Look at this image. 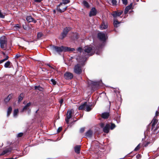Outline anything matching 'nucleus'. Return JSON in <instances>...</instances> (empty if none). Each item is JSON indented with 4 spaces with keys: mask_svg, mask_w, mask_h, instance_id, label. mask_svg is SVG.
<instances>
[{
    "mask_svg": "<svg viewBox=\"0 0 159 159\" xmlns=\"http://www.w3.org/2000/svg\"><path fill=\"white\" fill-rule=\"evenodd\" d=\"M50 48L52 52H56L60 54L61 53L63 52H65V46H61L58 47L53 45H51L50 46Z\"/></svg>",
    "mask_w": 159,
    "mask_h": 159,
    "instance_id": "obj_1",
    "label": "nucleus"
},
{
    "mask_svg": "<svg viewBox=\"0 0 159 159\" xmlns=\"http://www.w3.org/2000/svg\"><path fill=\"white\" fill-rule=\"evenodd\" d=\"M0 47L2 50H5L7 49V39L4 36H2L0 38Z\"/></svg>",
    "mask_w": 159,
    "mask_h": 159,
    "instance_id": "obj_2",
    "label": "nucleus"
},
{
    "mask_svg": "<svg viewBox=\"0 0 159 159\" xmlns=\"http://www.w3.org/2000/svg\"><path fill=\"white\" fill-rule=\"evenodd\" d=\"M71 28L70 27H67L64 29L62 32L61 33L59 39L61 40L65 38L68 32L70 31Z\"/></svg>",
    "mask_w": 159,
    "mask_h": 159,
    "instance_id": "obj_3",
    "label": "nucleus"
},
{
    "mask_svg": "<svg viewBox=\"0 0 159 159\" xmlns=\"http://www.w3.org/2000/svg\"><path fill=\"white\" fill-rule=\"evenodd\" d=\"M74 72L76 74L80 75L82 72V67L80 64H77L74 68Z\"/></svg>",
    "mask_w": 159,
    "mask_h": 159,
    "instance_id": "obj_4",
    "label": "nucleus"
},
{
    "mask_svg": "<svg viewBox=\"0 0 159 159\" xmlns=\"http://www.w3.org/2000/svg\"><path fill=\"white\" fill-rule=\"evenodd\" d=\"M100 126L101 128H103V132L106 133H108L110 129V124H107L105 126H104V124L103 123H102L100 124Z\"/></svg>",
    "mask_w": 159,
    "mask_h": 159,
    "instance_id": "obj_5",
    "label": "nucleus"
},
{
    "mask_svg": "<svg viewBox=\"0 0 159 159\" xmlns=\"http://www.w3.org/2000/svg\"><path fill=\"white\" fill-rule=\"evenodd\" d=\"M67 7H66L63 5V3L61 2L60 4L57 5V10L60 13L63 12L66 10Z\"/></svg>",
    "mask_w": 159,
    "mask_h": 159,
    "instance_id": "obj_6",
    "label": "nucleus"
},
{
    "mask_svg": "<svg viewBox=\"0 0 159 159\" xmlns=\"http://www.w3.org/2000/svg\"><path fill=\"white\" fill-rule=\"evenodd\" d=\"M97 38L101 41L105 42L107 39L105 33L99 32L97 34Z\"/></svg>",
    "mask_w": 159,
    "mask_h": 159,
    "instance_id": "obj_7",
    "label": "nucleus"
},
{
    "mask_svg": "<svg viewBox=\"0 0 159 159\" xmlns=\"http://www.w3.org/2000/svg\"><path fill=\"white\" fill-rule=\"evenodd\" d=\"M72 110H69L67 111L66 114V117L65 118V121L67 124H69V119L72 118Z\"/></svg>",
    "mask_w": 159,
    "mask_h": 159,
    "instance_id": "obj_8",
    "label": "nucleus"
},
{
    "mask_svg": "<svg viewBox=\"0 0 159 159\" xmlns=\"http://www.w3.org/2000/svg\"><path fill=\"white\" fill-rule=\"evenodd\" d=\"M88 85L89 87L91 86L92 88L94 87H97L99 85V83L98 82H94L89 80L88 81Z\"/></svg>",
    "mask_w": 159,
    "mask_h": 159,
    "instance_id": "obj_9",
    "label": "nucleus"
},
{
    "mask_svg": "<svg viewBox=\"0 0 159 159\" xmlns=\"http://www.w3.org/2000/svg\"><path fill=\"white\" fill-rule=\"evenodd\" d=\"M64 77L66 80H71L73 79V75L70 72H66L64 74Z\"/></svg>",
    "mask_w": 159,
    "mask_h": 159,
    "instance_id": "obj_10",
    "label": "nucleus"
},
{
    "mask_svg": "<svg viewBox=\"0 0 159 159\" xmlns=\"http://www.w3.org/2000/svg\"><path fill=\"white\" fill-rule=\"evenodd\" d=\"M108 28V23H107L104 20H103L101 24L100 25V29L101 30H103L106 29Z\"/></svg>",
    "mask_w": 159,
    "mask_h": 159,
    "instance_id": "obj_11",
    "label": "nucleus"
},
{
    "mask_svg": "<svg viewBox=\"0 0 159 159\" xmlns=\"http://www.w3.org/2000/svg\"><path fill=\"white\" fill-rule=\"evenodd\" d=\"M123 13V11H113L111 13V15L113 16L115 18L117 16H120Z\"/></svg>",
    "mask_w": 159,
    "mask_h": 159,
    "instance_id": "obj_12",
    "label": "nucleus"
},
{
    "mask_svg": "<svg viewBox=\"0 0 159 159\" xmlns=\"http://www.w3.org/2000/svg\"><path fill=\"white\" fill-rule=\"evenodd\" d=\"M97 14V10L95 7H92L89 12V16L90 17L95 16Z\"/></svg>",
    "mask_w": 159,
    "mask_h": 159,
    "instance_id": "obj_13",
    "label": "nucleus"
},
{
    "mask_svg": "<svg viewBox=\"0 0 159 159\" xmlns=\"http://www.w3.org/2000/svg\"><path fill=\"white\" fill-rule=\"evenodd\" d=\"M110 116L109 112H104L102 113L101 115V117L103 119H107Z\"/></svg>",
    "mask_w": 159,
    "mask_h": 159,
    "instance_id": "obj_14",
    "label": "nucleus"
},
{
    "mask_svg": "<svg viewBox=\"0 0 159 159\" xmlns=\"http://www.w3.org/2000/svg\"><path fill=\"white\" fill-rule=\"evenodd\" d=\"M93 132L91 129H89L86 133L85 136L86 137L88 138H91L93 135Z\"/></svg>",
    "mask_w": 159,
    "mask_h": 159,
    "instance_id": "obj_15",
    "label": "nucleus"
},
{
    "mask_svg": "<svg viewBox=\"0 0 159 159\" xmlns=\"http://www.w3.org/2000/svg\"><path fill=\"white\" fill-rule=\"evenodd\" d=\"M87 102H84V103L81 105L78 108L79 110H85L86 106H87Z\"/></svg>",
    "mask_w": 159,
    "mask_h": 159,
    "instance_id": "obj_16",
    "label": "nucleus"
},
{
    "mask_svg": "<svg viewBox=\"0 0 159 159\" xmlns=\"http://www.w3.org/2000/svg\"><path fill=\"white\" fill-rule=\"evenodd\" d=\"M81 149V145H77L75 146L74 147V150L75 152L77 154L80 153Z\"/></svg>",
    "mask_w": 159,
    "mask_h": 159,
    "instance_id": "obj_17",
    "label": "nucleus"
},
{
    "mask_svg": "<svg viewBox=\"0 0 159 159\" xmlns=\"http://www.w3.org/2000/svg\"><path fill=\"white\" fill-rule=\"evenodd\" d=\"M132 3H131L129 4V5L126 7L124 11V14H126L127 13L128 11L131 9V7H132Z\"/></svg>",
    "mask_w": 159,
    "mask_h": 159,
    "instance_id": "obj_18",
    "label": "nucleus"
},
{
    "mask_svg": "<svg viewBox=\"0 0 159 159\" xmlns=\"http://www.w3.org/2000/svg\"><path fill=\"white\" fill-rule=\"evenodd\" d=\"M153 123L152 124V129L153 127H154L156 124H157V122L158 120H157V117H154V118L152 120Z\"/></svg>",
    "mask_w": 159,
    "mask_h": 159,
    "instance_id": "obj_19",
    "label": "nucleus"
},
{
    "mask_svg": "<svg viewBox=\"0 0 159 159\" xmlns=\"http://www.w3.org/2000/svg\"><path fill=\"white\" fill-rule=\"evenodd\" d=\"M92 104H87V106H86V111H89L92 109Z\"/></svg>",
    "mask_w": 159,
    "mask_h": 159,
    "instance_id": "obj_20",
    "label": "nucleus"
},
{
    "mask_svg": "<svg viewBox=\"0 0 159 159\" xmlns=\"http://www.w3.org/2000/svg\"><path fill=\"white\" fill-rule=\"evenodd\" d=\"M11 148H8L6 150L3 151L2 153L1 154V155H3L7 153L8 152H11Z\"/></svg>",
    "mask_w": 159,
    "mask_h": 159,
    "instance_id": "obj_21",
    "label": "nucleus"
},
{
    "mask_svg": "<svg viewBox=\"0 0 159 159\" xmlns=\"http://www.w3.org/2000/svg\"><path fill=\"white\" fill-rule=\"evenodd\" d=\"M92 50V48L91 47H85L84 51L85 52L89 53Z\"/></svg>",
    "mask_w": 159,
    "mask_h": 159,
    "instance_id": "obj_22",
    "label": "nucleus"
},
{
    "mask_svg": "<svg viewBox=\"0 0 159 159\" xmlns=\"http://www.w3.org/2000/svg\"><path fill=\"white\" fill-rule=\"evenodd\" d=\"M66 51L65 52H70V51H75V49L74 48H70L67 47H65Z\"/></svg>",
    "mask_w": 159,
    "mask_h": 159,
    "instance_id": "obj_23",
    "label": "nucleus"
},
{
    "mask_svg": "<svg viewBox=\"0 0 159 159\" xmlns=\"http://www.w3.org/2000/svg\"><path fill=\"white\" fill-rule=\"evenodd\" d=\"M34 89L40 91H43V88L40 87L39 85L38 86H35Z\"/></svg>",
    "mask_w": 159,
    "mask_h": 159,
    "instance_id": "obj_24",
    "label": "nucleus"
},
{
    "mask_svg": "<svg viewBox=\"0 0 159 159\" xmlns=\"http://www.w3.org/2000/svg\"><path fill=\"white\" fill-rule=\"evenodd\" d=\"M12 110V108L11 107H9L8 108L7 111V116H9L10 115Z\"/></svg>",
    "mask_w": 159,
    "mask_h": 159,
    "instance_id": "obj_25",
    "label": "nucleus"
},
{
    "mask_svg": "<svg viewBox=\"0 0 159 159\" xmlns=\"http://www.w3.org/2000/svg\"><path fill=\"white\" fill-rule=\"evenodd\" d=\"M26 19L29 22H32L33 20V18L31 16H27L26 18Z\"/></svg>",
    "mask_w": 159,
    "mask_h": 159,
    "instance_id": "obj_26",
    "label": "nucleus"
},
{
    "mask_svg": "<svg viewBox=\"0 0 159 159\" xmlns=\"http://www.w3.org/2000/svg\"><path fill=\"white\" fill-rule=\"evenodd\" d=\"M120 24V22L118 20H114V25L115 27H118V25Z\"/></svg>",
    "mask_w": 159,
    "mask_h": 159,
    "instance_id": "obj_27",
    "label": "nucleus"
},
{
    "mask_svg": "<svg viewBox=\"0 0 159 159\" xmlns=\"http://www.w3.org/2000/svg\"><path fill=\"white\" fill-rule=\"evenodd\" d=\"M110 124V129L111 130L113 129L116 127L115 125L112 123H111Z\"/></svg>",
    "mask_w": 159,
    "mask_h": 159,
    "instance_id": "obj_28",
    "label": "nucleus"
},
{
    "mask_svg": "<svg viewBox=\"0 0 159 159\" xmlns=\"http://www.w3.org/2000/svg\"><path fill=\"white\" fill-rule=\"evenodd\" d=\"M83 4L84 6H85V7L88 8H89L90 7L89 3L86 1H83Z\"/></svg>",
    "mask_w": 159,
    "mask_h": 159,
    "instance_id": "obj_29",
    "label": "nucleus"
},
{
    "mask_svg": "<svg viewBox=\"0 0 159 159\" xmlns=\"http://www.w3.org/2000/svg\"><path fill=\"white\" fill-rule=\"evenodd\" d=\"M21 26L19 25V24H15V25L14 26V28H15L16 30H18L19 29H20L21 28Z\"/></svg>",
    "mask_w": 159,
    "mask_h": 159,
    "instance_id": "obj_30",
    "label": "nucleus"
},
{
    "mask_svg": "<svg viewBox=\"0 0 159 159\" xmlns=\"http://www.w3.org/2000/svg\"><path fill=\"white\" fill-rule=\"evenodd\" d=\"M11 64V63L10 61H7L6 63H5L4 66L5 68H8L9 67V66Z\"/></svg>",
    "mask_w": 159,
    "mask_h": 159,
    "instance_id": "obj_31",
    "label": "nucleus"
},
{
    "mask_svg": "<svg viewBox=\"0 0 159 159\" xmlns=\"http://www.w3.org/2000/svg\"><path fill=\"white\" fill-rule=\"evenodd\" d=\"M19 112V110L18 109H15L14 110L13 112V116H16Z\"/></svg>",
    "mask_w": 159,
    "mask_h": 159,
    "instance_id": "obj_32",
    "label": "nucleus"
},
{
    "mask_svg": "<svg viewBox=\"0 0 159 159\" xmlns=\"http://www.w3.org/2000/svg\"><path fill=\"white\" fill-rule=\"evenodd\" d=\"M23 95V93H21L20 94L18 98V102H20L22 100Z\"/></svg>",
    "mask_w": 159,
    "mask_h": 159,
    "instance_id": "obj_33",
    "label": "nucleus"
},
{
    "mask_svg": "<svg viewBox=\"0 0 159 159\" xmlns=\"http://www.w3.org/2000/svg\"><path fill=\"white\" fill-rule=\"evenodd\" d=\"M43 36V34L42 33L39 32L38 33L37 35V38L38 39H40L41 37H42Z\"/></svg>",
    "mask_w": 159,
    "mask_h": 159,
    "instance_id": "obj_34",
    "label": "nucleus"
},
{
    "mask_svg": "<svg viewBox=\"0 0 159 159\" xmlns=\"http://www.w3.org/2000/svg\"><path fill=\"white\" fill-rule=\"evenodd\" d=\"M111 1V2L112 3L113 5H116L117 2V1L116 0H110Z\"/></svg>",
    "mask_w": 159,
    "mask_h": 159,
    "instance_id": "obj_35",
    "label": "nucleus"
},
{
    "mask_svg": "<svg viewBox=\"0 0 159 159\" xmlns=\"http://www.w3.org/2000/svg\"><path fill=\"white\" fill-rule=\"evenodd\" d=\"M63 2L62 3L63 4H67L69 3L70 2V0H62Z\"/></svg>",
    "mask_w": 159,
    "mask_h": 159,
    "instance_id": "obj_36",
    "label": "nucleus"
},
{
    "mask_svg": "<svg viewBox=\"0 0 159 159\" xmlns=\"http://www.w3.org/2000/svg\"><path fill=\"white\" fill-rule=\"evenodd\" d=\"M140 148V144H139L134 149V151H137Z\"/></svg>",
    "mask_w": 159,
    "mask_h": 159,
    "instance_id": "obj_37",
    "label": "nucleus"
},
{
    "mask_svg": "<svg viewBox=\"0 0 159 159\" xmlns=\"http://www.w3.org/2000/svg\"><path fill=\"white\" fill-rule=\"evenodd\" d=\"M51 81L54 85H56V84L57 82L54 79H51Z\"/></svg>",
    "mask_w": 159,
    "mask_h": 159,
    "instance_id": "obj_38",
    "label": "nucleus"
},
{
    "mask_svg": "<svg viewBox=\"0 0 159 159\" xmlns=\"http://www.w3.org/2000/svg\"><path fill=\"white\" fill-rule=\"evenodd\" d=\"M5 16L3 15L1 12L0 10V17L2 18H5Z\"/></svg>",
    "mask_w": 159,
    "mask_h": 159,
    "instance_id": "obj_39",
    "label": "nucleus"
},
{
    "mask_svg": "<svg viewBox=\"0 0 159 159\" xmlns=\"http://www.w3.org/2000/svg\"><path fill=\"white\" fill-rule=\"evenodd\" d=\"M85 128L84 127H83L80 128V131L81 133H83L85 130Z\"/></svg>",
    "mask_w": 159,
    "mask_h": 159,
    "instance_id": "obj_40",
    "label": "nucleus"
},
{
    "mask_svg": "<svg viewBox=\"0 0 159 159\" xmlns=\"http://www.w3.org/2000/svg\"><path fill=\"white\" fill-rule=\"evenodd\" d=\"M122 1L123 3L125 5H126L128 3L127 0H121Z\"/></svg>",
    "mask_w": 159,
    "mask_h": 159,
    "instance_id": "obj_41",
    "label": "nucleus"
},
{
    "mask_svg": "<svg viewBox=\"0 0 159 159\" xmlns=\"http://www.w3.org/2000/svg\"><path fill=\"white\" fill-rule=\"evenodd\" d=\"M82 50V48L81 47H79L77 49V51L78 52H80V53L81 52Z\"/></svg>",
    "mask_w": 159,
    "mask_h": 159,
    "instance_id": "obj_42",
    "label": "nucleus"
},
{
    "mask_svg": "<svg viewBox=\"0 0 159 159\" xmlns=\"http://www.w3.org/2000/svg\"><path fill=\"white\" fill-rule=\"evenodd\" d=\"M23 135V133H19L17 135V137H20L22 136Z\"/></svg>",
    "mask_w": 159,
    "mask_h": 159,
    "instance_id": "obj_43",
    "label": "nucleus"
},
{
    "mask_svg": "<svg viewBox=\"0 0 159 159\" xmlns=\"http://www.w3.org/2000/svg\"><path fill=\"white\" fill-rule=\"evenodd\" d=\"M62 127H59L57 130V133L60 132L62 130Z\"/></svg>",
    "mask_w": 159,
    "mask_h": 159,
    "instance_id": "obj_44",
    "label": "nucleus"
},
{
    "mask_svg": "<svg viewBox=\"0 0 159 159\" xmlns=\"http://www.w3.org/2000/svg\"><path fill=\"white\" fill-rule=\"evenodd\" d=\"M28 108H27V107H26V106H25L23 107V108L22 111H21V112H23L24 111H25L27 110Z\"/></svg>",
    "mask_w": 159,
    "mask_h": 159,
    "instance_id": "obj_45",
    "label": "nucleus"
},
{
    "mask_svg": "<svg viewBox=\"0 0 159 159\" xmlns=\"http://www.w3.org/2000/svg\"><path fill=\"white\" fill-rule=\"evenodd\" d=\"M31 104V103L30 102L29 103H28L25 105V106H26L27 108H28L30 106Z\"/></svg>",
    "mask_w": 159,
    "mask_h": 159,
    "instance_id": "obj_46",
    "label": "nucleus"
},
{
    "mask_svg": "<svg viewBox=\"0 0 159 159\" xmlns=\"http://www.w3.org/2000/svg\"><path fill=\"white\" fill-rule=\"evenodd\" d=\"M31 104V103L30 102L29 103H28L25 105V106H26L27 108H28L30 106Z\"/></svg>",
    "mask_w": 159,
    "mask_h": 159,
    "instance_id": "obj_47",
    "label": "nucleus"
},
{
    "mask_svg": "<svg viewBox=\"0 0 159 159\" xmlns=\"http://www.w3.org/2000/svg\"><path fill=\"white\" fill-rule=\"evenodd\" d=\"M136 157L137 159H140L141 158V155L140 154H138L136 156Z\"/></svg>",
    "mask_w": 159,
    "mask_h": 159,
    "instance_id": "obj_48",
    "label": "nucleus"
},
{
    "mask_svg": "<svg viewBox=\"0 0 159 159\" xmlns=\"http://www.w3.org/2000/svg\"><path fill=\"white\" fill-rule=\"evenodd\" d=\"M10 100V98L8 99V98H6L4 99V102H5L7 103V102H8Z\"/></svg>",
    "mask_w": 159,
    "mask_h": 159,
    "instance_id": "obj_49",
    "label": "nucleus"
},
{
    "mask_svg": "<svg viewBox=\"0 0 159 159\" xmlns=\"http://www.w3.org/2000/svg\"><path fill=\"white\" fill-rule=\"evenodd\" d=\"M63 102V100L62 99H61L60 100H59V102L60 104V106H61L62 105Z\"/></svg>",
    "mask_w": 159,
    "mask_h": 159,
    "instance_id": "obj_50",
    "label": "nucleus"
},
{
    "mask_svg": "<svg viewBox=\"0 0 159 159\" xmlns=\"http://www.w3.org/2000/svg\"><path fill=\"white\" fill-rule=\"evenodd\" d=\"M21 56V55H20V54H17L16 55L15 57L16 59H18Z\"/></svg>",
    "mask_w": 159,
    "mask_h": 159,
    "instance_id": "obj_51",
    "label": "nucleus"
},
{
    "mask_svg": "<svg viewBox=\"0 0 159 159\" xmlns=\"http://www.w3.org/2000/svg\"><path fill=\"white\" fill-rule=\"evenodd\" d=\"M159 115V111H157L156 112L155 116V117H157V116Z\"/></svg>",
    "mask_w": 159,
    "mask_h": 159,
    "instance_id": "obj_52",
    "label": "nucleus"
},
{
    "mask_svg": "<svg viewBox=\"0 0 159 159\" xmlns=\"http://www.w3.org/2000/svg\"><path fill=\"white\" fill-rule=\"evenodd\" d=\"M47 65L49 67H50V68H51L52 69H54V68H53L52 66H51L50 65V64H47Z\"/></svg>",
    "mask_w": 159,
    "mask_h": 159,
    "instance_id": "obj_53",
    "label": "nucleus"
},
{
    "mask_svg": "<svg viewBox=\"0 0 159 159\" xmlns=\"http://www.w3.org/2000/svg\"><path fill=\"white\" fill-rule=\"evenodd\" d=\"M43 0H34V1L35 2H40Z\"/></svg>",
    "mask_w": 159,
    "mask_h": 159,
    "instance_id": "obj_54",
    "label": "nucleus"
},
{
    "mask_svg": "<svg viewBox=\"0 0 159 159\" xmlns=\"http://www.w3.org/2000/svg\"><path fill=\"white\" fill-rule=\"evenodd\" d=\"M149 143H150V142H147L145 144L144 146L145 147H147Z\"/></svg>",
    "mask_w": 159,
    "mask_h": 159,
    "instance_id": "obj_55",
    "label": "nucleus"
},
{
    "mask_svg": "<svg viewBox=\"0 0 159 159\" xmlns=\"http://www.w3.org/2000/svg\"><path fill=\"white\" fill-rule=\"evenodd\" d=\"M5 61V60L4 59L0 60V64L3 63Z\"/></svg>",
    "mask_w": 159,
    "mask_h": 159,
    "instance_id": "obj_56",
    "label": "nucleus"
},
{
    "mask_svg": "<svg viewBox=\"0 0 159 159\" xmlns=\"http://www.w3.org/2000/svg\"><path fill=\"white\" fill-rule=\"evenodd\" d=\"M5 61V60L4 59L0 60V64L3 63Z\"/></svg>",
    "mask_w": 159,
    "mask_h": 159,
    "instance_id": "obj_57",
    "label": "nucleus"
},
{
    "mask_svg": "<svg viewBox=\"0 0 159 159\" xmlns=\"http://www.w3.org/2000/svg\"><path fill=\"white\" fill-rule=\"evenodd\" d=\"M7 98H8V99H9L10 98V99H11V94H9L7 97Z\"/></svg>",
    "mask_w": 159,
    "mask_h": 159,
    "instance_id": "obj_58",
    "label": "nucleus"
},
{
    "mask_svg": "<svg viewBox=\"0 0 159 159\" xmlns=\"http://www.w3.org/2000/svg\"><path fill=\"white\" fill-rule=\"evenodd\" d=\"M9 58V57L8 56H7L5 57V58H4V59L5 60V61L7 60Z\"/></svg>",
    "mask_w": 159,
    "mask_h": 159,
    "instance_id": "obj_59",
    "label": "nucleus"
},
{
    "mask_svg": "<svg viewBox=\"0 0 159 159\" xmlns=\"http://www.w3.org/2000/svg\"><path fill=\"white\" fill-rule=\"evenodd\" d=\"M16 158H14L13 157H11V158H6V159H15Z\"/></svg>",
    "mask_w": 159,
    "mask_h": 159,
    "instance_id": "obj_60",
    "label": "nucleus"
},
{
    "mask_svg": "<svg viewBox=\"0 0 159 159\" xmlns=\"http://www.w3.org/2000/svg\"><path fill=\"white\" fill-rule=\"evenodd\" d=\"M32 22H33L34 23H36L37 22V21L35 20H34V19H33V21Z\"/></svg>",
    "mask_w": 159,
    "mask_h": 159,
    "instance_id": "obj_61",
    "label": "nucleus"
},
{
    "mask_svg": "<svg viewBox=\"0 0 159 159\" xmlns=\"http://www.w3.org/2000/svg\"><path fill=\"white\" fill-rule=\"evenodd\" d=\"M53 12L54 14H56V11L55 10H53Z\"/></svg>",
    "mask_w": 159,
    "mask_h": 159,
    "instance_id": "obj_62",
    "label": "nucleus"
},
{
    "mask_svg": "<svg viewBox=\"0 0 159 159\" xmlns=\"http://www.w3.org/2000/svg\"><path fill=\"white\" fill-rule=\"evenodd\" d=\"M23 27L24 29L26 30V27H25L24 25H23Z\"/></svg>",
    "mask_w": 159,
    "mask_h": 159,
    "instance_id": "obj_63",
    "label": "nucleus"
},
{
    "mask_svg": "<svg viewBox=\"0 0 159 159\" xmlns=\"http://www.w3.org/2000/svg\"><path fill=\"white\" fill-rule=\"evenodd\" d=\"M2 54H3L4 55H5V53L4 52H2Z\"/></svg>",
    "mask_w": 159,
    "mask_h": 159,
    "instance_id": "obj_64",
    "label": "nucleus"
}]
</instances>
